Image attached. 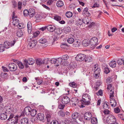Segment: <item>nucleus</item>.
Returning <instances> with one entry per match:
<instances>
[{"mask_svg":"<svg viewBox=\"0 0 124 124\" xmlns=\"http://www.w3.org/2000/svg\"><path fill=\"white\" fill-rule=\"evenodd\" d=\"M33 37H37L39 34V31H34L32 33Z\"/></svg>","mask_w":124,"mask_h":124,"instance_id":"obj_42","label":"nucleus"},{"mask_svg":"<svg viewBox=\"0 0 124 124\" xmlns=\"http://www.w3.org/2000/svg\"><path fill=\"white\" fill-rule=\"evenodd\" d=\"M93 59L90 56H87L85 58V61L87 62H91L92 61Z\"/></svg>","mask_w":124,"mask_h":124,"instance_id":"obj_35","label":"nucleus"},{"mask_svg":"<svg viewBox=\"0 0 124 124\" xmlns=\"http://www.w3.org/2000/svg\"><path fill=\"white\" fill-rule=\"evenodd\" d=\"M79 115L80 114L79 113L75 112L72 115L71 117L73 119H76L78 118Z\"/></svg>","mask_w":124,"mask_h":124,"instance_id":"obj_20","label":"nucleus"},{"mask_svg":"<svg viewBox=\"0 0 124 124\" xmlns=\"http://www.w3.org/2000/svg\"><path fill=\"white\" fill-rule=\"evenodd\" d=\"M14 62L17 64L20 68L22 69L24 68V66L22 63L17 60L14 61Z\"/></svg>","mask_w":124,"mask_h":124,"instance_id":"obj_26","label":"nucleus"},{"mask_svg":"<svg viewBox=\"0 0 124 124\" xmlns=\"http://www.w3.org/2000/svg\"><path fill=\"white\" fill-rule=\"evenodd\" d=\"M39 43L41 44H44L46 42V40L45 38L43 37L39 40Z\"/></svg>","mask_w":124,"mask_h":124,"instance_id":"obj_33","label":"nucleus"},{"mask_svg":"<svg viewBox=\"0 0 124 124\" xmlns=\"http://www.w3.org/2000/svg\"><path fill=\"white\" fill-rule=\"evenodd\" d=\"M104 72L106 74L110 72L109 69L107 67H105V68Z\"/></svg>","mask_w":124,"mask_h":124,"instance_id":"obj_57","label":"nucleus"},{"mask_svg":"<svg viewBox=\"0 0 124 124\" xmlns=\"http://www.w3.org/2000/svg\"><path fill=\"white\" fill-rule=\"evenodd\" d=\"M23 14L24 16H27L29 15V11L26 9L25 10L23 11Z\"/></svg>","mask_w":124,"mask_h":124,"instance_id":"obj_50","label":"nucleus"},{"mask_svg":"<svg viewBox=\"0 0 124 124\" xmlns=\"http://www.w3.org/2000/svg\"><path fill=\"white\" fill-rule=\"evenodd\" d=\"M35 14V10L33 8H30L29 11V15L30 17H32Z\"/></svg>","mask_w":124,"mask_h":124,"instance_id":"obj_17","label":"nucleus"},{"mask_svg":"<svg viewBox=\"0 0 124 124\" xmlns=\"http://www.w3.org/2000/svg\"><path fill=\"white\" fill-rule=\"evenodd\" d=\"M46 29H47L48 31H54L55 30H60V28L56 27L54 25H49L47 26H46L45 27H42L39 28V30L42 31H44Z\"/></svg>","mask_w":124,"mask_h":124,"instance_id":"obj_2","label":"nucleus"},{"mask_svg":"<svg viewBox=\"0 0 124 124\" xmlns=\"http://www.w3.org/2000/svg\"><path fill=\"white\" fill-rule=\"evenodd\" d=\"M8 68L10 71H15L17 69V66L15 63H12L8 64Z\"/></svg>","mask_w":124,"mask_h":124,"instance_id":"obj_7","label":"nucleus"},{"mask_svg":"<svg viewBox=\"0 0 124 124\" xmlns=\"http://www.w3.org/2000/svg\"><path fill=\"white\" fill-rule=\"evenodd\" d=\"M63 5V2L61 0L58 1L56 3V6L58 7H61Z\"/></svg>","mask_w":124,"mask_h":124,"instance_id":"obj_28","label":"nucleus"},{"mask_svg":"<svg viewBox=\"0 0 124 124\" xmlns=\"http://www.w3.org/2000/svg\"><path fill=\"white\" fill-rule=\"evenodd\" d=\"M17 26V27L20 29L24 28L25 27L24 25L22 23H19Z\"/></svg>","mask_w":124,"mask_h":124,"instance_id":"obj_46","label":"nucleus"},{"mask_svg":"<svg viewBox=\"0 0 124 124\" xmlns=\"http://www.w3.org/2000/svg\"><path fill=\"white\" fill-rule=\"evenodd\" d=\"M115 31H108V34L109 37L112 36L113 35V33Z\"/></svg>","mask_w":124,"mask_h":124,"instance_id":"obj_62","label":"nucleus"},{"mask_svg":"<svg viewBox=\"0 0 124 124\" xmlns=\"http://www.w3.org/2000/svg\"><path fill=\"white\" fill-rule=\"evenodd\" d=\"M56 58H53L49 61L51 62V63L52 64H56Z\"/></svg>","mask_w":124,"mask_h":124,"instance_id":"obj_51","label":"nucleus"},{"mask_svg":"<svg viewBox=\"0 0 124 124\" xmlns=\"http://www.w3.org/2000/svg\"><path fill=\"white\" fill-rule=\"evenodd\" d=\"M37 112V111L36 110L34 109H31V110L30 114L31 116L34 117L36 114Z\"/></svg>","mask_w":124,"mask_h":124,"instance_id":"obj_32","label":"nucleus"},{"mask_svg":"<svg viewBox=\"0 0 124 124\" xmlns=\"http://www.w3.org/2000/svg\"><path fill=\"white\" fill-rule=\"evenodd\" d=\"M110 103L111 106L114 107L116 105V101L114 99H111L110 101Z\"/></svg>","mask_w":124,"mask_h":124,"instance_id":"obj_21","label":"nucleus"},{"mask_svg":"<svg viewBox=\"0 0 124 124\" xmlns=\"http://www.w3.org/2000/svg\"><path fill=\"white\" fill-rule=\"evenodd\" d=\"M101 84V83L100 81H98L97 82L95 83V86H97L98 87H99Z\"/></svg>","mask_w":124,"mask_h":124,"instance_id":"obj_64","label":"nucleus"},{"mask_svg":"<svg viewBox=\"0 0 124 124\" xmlns=\"http://www.w3.org/2000/svg\"><path fill=\"white\" fill-rule=\"evenodd\" d=\"M70 85L73 88H75L76 86V84L74 82H70L69 83Z\"/></svg>","mask_w":124,"mask_h":124,"instance_id":"obj_49","label":"nucleus"},{"mask_svg":"<svg viewBox=\"0 0 124 124\" xmlns=\"http://www.w3.org/2000/svg\"><path fill=\"white\" fill-rule=\"evenodd\" d=\"M108 104V102H104L103 105L104 109H106L109 108Z\"/></svg>","mask_w":124,"mask_h":124,"instance_id":"obj_38","label":"nucleus"},{"mask_svg":"<svg viewBox=\"0 0 124 124\" xmlns=\"http://www.w3.org/2000/svg\"><path fill=\"white\" fill-rule=\"evenodd\" d=\"M69 58V56L67 55H65L62 56V60H66Z\"/></svg>","mask_w":124,"mask_h":124,"instance_id":"obj_48","label":"nucleus"},{"mask_svg":"<svg viewBox=\"0 0 124 124\" xmlns=\"http://www.w3.org/2000/svg\"><path fill=\"white\" fill-rule=\"evenodd\" d=\"M91 122L93 124H95L97 122V119L95 117H93L91 120Z\"/></svg>","mask_w":124,"mask_h":124,"instance_id":"obj_36","label":"nucleus"},{"mask_svg":"<svg viewBox=\"0 0 124 124\" xmlns=\"http://www.w3.org/2000/svg\"><path fill=\"white\" fill-rule=\"evenodd\" d=\"M62 62V59L61 58H59L56 59V66L58 67L59 65V64L61 63Z\"/></svg>","mask_w":124,"mask_h":124,"instance_id":"obj_25","label":"nucleus"},{"mask_svg":"<svg viewBox=\"0 0 124 124\" xmlns=\"http://www.w3.org/2000/svg\"><path fill=\"white\" fill-rule=\"evenodd\" d=\"M18 8L19 9H21L22 5V2L21 1H19L18 2Z\"/></svg>","mask_w":124,"mask_h":124,"instance_id":"obj_60","label":"nucleus"},{"mask_svg":"<svg viewBox=\"0 0 124 124\" xmlns=\"http://www.w3.org/2000/svg\"><path fill=\"white\" fill-rule=\"evenodd\" d=\"M43 60V64H48V62L49 61V59L48 58H45V59H44Z\"/></svg>","mask_w":124,"mask_h":124,"instance_id":"obj_55","label":"nucleus"},{"mask_svg":"<svg viewBox=\"0 0 124 124\" xmlns=\"http://www.w3.org/2000/svg\"><path fill=\"white\" fill-rule=\"evenodd\" d=\"M6 109L5 112L6 113L9 114L10 113L12 110V108L10 106H8L6 107L5 108Z\"/></svg>","mask_w":124,"mask_h":124,"instance_id":"obj_29","label":"nucleus"},{"mask_svg":"<svg viewBox=\"0 0 124 124\" xmlns=\"http://www.w3.org/2000/svg\"><path fill=\"white\" fill-rule=\"evenodd\" d=\"M66 16L68 18L71 17L73 15L72 12L70 11L67 12L65 14Z\"/></svg>","mask_w":124,"mask_h":124,"instance_id":"obj_34","label":"nucleus"},{"mask_svg":"<svg viewBox=\"0 0 124 124\" xmlns=\"http://www.w3.org/2000/svg\"><path fill=\"white\" fill-rule=\"evenodd\" d=\"M103 112L105 114L108 115L109 114L110 111L108 109H105L103 111Z\"/></svg>","mask_w":124,"mask_h":124,"instance_id":"obj_59","label":"nucleus"},{"mask_svg":"<svg viewBox=\"0 0 124 124\" xmlns=\"http://www.w3.org/2000/svg\"><path fill=\"white\" fill-rule=\"evenodd\" d=\"M116 117L110 115L106 119L107 122L109 124H114L116 123Z\"/></svg>","mask_w":124,"mask_h":124,"instance_id":"obj_3","label":"nucleus"},{"mask_svg":"<svg viewBox=\"0 0 124 124\" xmlns=\"http://www.w3.org/2000/svg\"><path fill=\"white\" fill-rule=\"evenodd\" d=\"M58 122L56 120L53 121L51 122L50 124H59Z\"/></svg>","mask_w":124,"mask_h":124,"instance_id":"obj_63","label":"nucleus"},{"mask_svg":"<svg viewBox=\"0 0 124 124\" xmlns=\"http://www.w3.org/2000/svg\"><path fill=\"white\" fill-rule=\"evenodd\" d=\"M17 36L19 37H20L22 35V31H17L16 33Z\"/></svg>","mask_w":124,"mask_h":124,"instance_id":"obj_53","label":"nucleus"},{"mask_svg":"<svg viewBox=\"0 0 124 124\" xmlns=\"http://www.w3.org/2000/svg\"><path fill=\"white\" fill-rule=\"evenodd\" d=\"M92 114L90 112L85 113L84 115V117L85 119L87 120L90 119L92 117Z\"/></svg>","mask_w":124,"mask_h":124,"instance_id":"obj_11","label":"nucleus"},{"mask_svg":"<svg viewBox=\"0 0 124 124\" xmlns=\"http://www.w3.org/2000/svg\"><path fill=\"white\" fill-rule=\"evenodd\" d=\"M74 39L73 38H70L68 39L67 40V41L68 43L70 44H72L73 42Z\"/></svg>","mask_w":124,"mask_h":124,"instance_id":"obj_40","label":"nucleus"},{"mask_svg":"<svg viewBox=\"0 0 124 124\" xmlns=\"http://www.w3.org/2000/svg\"><path fill=\"white\" fill-rule=\"evenodd\" d=\"M36 62L38 65H41L43 64V60L41 58L37 59L36 61Z\"/></svg>","mask_w":124,"mask_h":124,"instance_id":"obj_19","label":"nucleus"},{"mask_svg":"<svg viewBox=\"0 0 124 124\" xmlns=\"http://www.w3.org/2000/svg\"><path fill=\"white\" fill-rule=\"evenodd\" d=\"M18 120V117L16 116L14 117V119L8 121L7 124H15L17 123Z\"/></svg>","mask_w":124,"mask_h":124,"instance_id":"obj_10","label":"nucleus"},{"mask_svg":"<svg viewBox=\"0 0 124 124\" xmlns=\"http://www.w3.org/2000/svg\"><path fill=\"white\" fill-rule=\"evenodd\" d=\"M5 47L2 44L0 45V52H2L5 50Z\"/></svg>","mask_w":124,"mask_h":124,"instance_id":"obj_44","label":"nucleus"},{"mask_svg":"<svg viewBox=\"0 0 124 124\" xmlns=\"http://www.w3.org/2000/svg\"><path fill=\"white\" fill-rule=\"evenodd\" d=\"M7 117V115L5 113H2L0 114V119L1 120H6Z\"/></svg>","mask_w":124,"mask_h":124,"instance_id":"obj_22","label":"nucleus"},{"mask_svg":"<svg viewBox=\"0 0 124 124\" xmlns=\"http://www.w3.org/2000/svg\"><path fill=\"white\" fill-rule=\"evenodd\" d=\"M84 23L85 24V22H84V20L83 19H78L76 21V24L77 25H81L82 23Z\"/></svg>","mask_w":124,"mask_h":124,"instance_id":"obj_18","label":"nucleus"},{"mask_svg":"<svg viewBox=\"0 0 124 124\" xmlns=\"http://www.w3.org/2000/svg\"><path fill=\"white\" fill-rule=\"evenodd\" d=\"M98 40L96 37H93L89 41L90 46L91 48H94L97 45Z\"/></svg>","mask_w":124,"mask_h":124,"instance_id":"obj_4","label":"nucleus"},{"mask_svg":"<svg viewBox=\"0 0 124 124\" xmlns=\"http://www.w3.org/2000/svg\"><path fill=\"white\" fill-rule=\"evenodd\" d=\"M88 8H85L82 12V14L85 16H88L90 15V14L88 11Z\"/></svg>","mask_w":124,"mask_h":124,"instance_id":"obj_13","label":"nucleus"},{"mask_svg":"<svg viewBox=\"0 0 124 124\" xmlns=\"http://www.w3.org/2000/svg\"><path fill=\"white\" fill-rule=\"evenodd\" d=\"M43 80L42 79H38L37 83L38 85H40L42 83Z\"/></svg>","mask_w":124,"mask_h":124,"instance_id":"obj_56","label":"nucleus"},{"mask_svg":"<svg viewBox=\"0 0 124 124\" xmlns=\"http://www.w3.org/2000/svg\"><path fill=\"white\" fill-rule=\"evenodd\" d=\"M13 20V24L15 26H18L19 23V20L17 19H14Z\"/></svg>","mask_w":124,"mask_h":124,"instance_id":"obj_30","label":"nucleus"},{"mask_svg":"<svg viewBox=\"0 0 124 124\" xmlns=\"http://www.w3.org/2000/svg\"><path fill=\"white\" fill-rule=\"evenodd\" d=\"M4 46L6 48H8L10 47V42L8 41H5L4 43Z\"/></svg>","mask_w":124,"mask_h":124,"instance_id":"obj_27","label":"nucleus"},{"mask_svg":"<svg viewBox=\"0 0 124 124\" xmlns=\"http://www.w3.org/2000/svg\"><path fill=\"white\" fill-rule=\"evenodd\" d=\"M37 119L40 121H42L44 119V114L41 113H39L38 114L37 116Z\"/></svg>","mask_w":124,"mask_h":124,"instance_id":"obj_16","label":"nucleus"},{"mask_svg":"<svg viewBox=\"0 0 124 124\" xmlns=\"http://www.w3.org/2000/svg\"><path fill=\"white\" fill-rule=\"evenodd\" d=\"M112 80V79L110 77H108L106 79V83L107 84H109L111 83Z\"/></svg>","mask_w":124,"mask_h":124,"instance_id":"obj_54","label":"nucleus"},{"mask_svg":"<svg viewBox=\"0 0 124 124\" xmlns=\"http://www.w3.org/2000/svg\"><path fill=\"white\" fill-rule=\"evenodd\" d=\"M31 121L33 123H35L37 122V117H33L31 118Z\"/></svg>","mask_w":124,"mask_h":124,"instance_id":"obj_43","label":"nucleus"},{"mask_svg":"<svg viewBox=\"0 0 124 124\" xmlns=\"http://www.w3.org/2000/svg\"><path fill=\"white\" fill-rule=\"evenodd\" d=\"M46 118L47 122H49L50 121L51 118V114L49 112H47L46 113Z\"/></svg>","mask_w":124,"mask_h":124,"instance_id":"obj_24","label":"nucleus"},{"mask_svg":"<svg viewBox=\"0 0 124 124\" xmlns=\"http://www.w3.org/2000/svg\"><path fill=\"white\" fill-rule=\"evenodd\" d=\"M116 62L115 61L112 60L109 63V65L111 67L115 68L116 66Z\"/></svg>","mask_w":124,"mask_h":124,"instance_id":"obj_23","label":"nucleus"},{"mask_svg":"<svg viewBox=\"0 0 124 124\" xmlns=\"http://www.w3.org/2000/svg\"><path fill=\"white\" fill-rule=\"evenodd\" d=\"M27 28L28 30H31V31L32 29L31 24L30 22H29L28 23L27 25Z\"/></svg>","mask_w":124,"mask_h":124,"instance_id":"obj_39","label":"nucleus"},{"mask_svg":"<svg viewBox=\"0 0 124 124\" xmlns=\"http://www.w3.org/2000/svg\"><path fill=\"white\" fill-rule=\"evenodd\" d=\"M34 62V60L31 58H28L27 60L25 59L23 60V63L27 67H28V64L30 65H32Z\"/></svg>","mask_w":124,"mask_h":124,"instance_id":"obj_5","label":"nucleus"},{"mask_svg":"<svg viewBox=\"0 0 124 124\" xmlns=\"http://www.w3.org/2000/svg\"><path fill=\"white\" fill-rule=\"evenodd\" d=\"M58 115L62 117H63L65 115L64 112L62 110L58 112Z\"/></svg>","mask_w":124,"mask_h":124,"instance_id":"obj_47","label":"nucleus"},{"mask_svg":"<svg viewBox=\"0 0 124 124\" xmlns=\"http://www.w3.org/2000/svg\"><path fill=\"white\" fill-rule=\"evenodd\" d=\"M54 19L57 21H59L61 20V16L58 15H55L54 16Z\"/></svg>","mask_w":124,"mask_h":124,"instance_id":"obj_37","label":"nucleus"},{"mask_svg":"<svg viewBox=\"0 0 124 124\" xmlns=\"http://www.w3.org/2000/svg\"><path fill=\"white\" fill-rule=\"evenodd\" d=\"M31 109V107L29 106L26 107L24 110L23 113L27 115H29L30 113Z\"/></svg>","mask_w":124,"mask_h":124,"instance_id":"obj_12","label":"nucleus"},{"mask_svg":"<svg viewBox=\"0 0 124 124\" xmlns=\"http://www.w3.org/2000/svg\"><path fill=\"white\" fill-rule=\"evenodd\" d=\"M14 115L13 114H10L9 118L7 120L8 121L11 120V119H14L13 117L14 116Z\"/></svg>","mask_w":124,"mask_h":124,"instance_id":"obj_52","label":"nucleus"},{"mask_svg":"<svg viewBox=\"0 0 124 124\" xmlns=\"http://www.w3.org/2000/svg\"><path fill=\"white\" fill-rule=\"evenodd\" d=\"M94 74H100L101 71L100 69L98 67V64H96L94 65Z\"/></svg>","mask_w":124,"mask_h":124,"instance_id":"obj_14","label":"nucleus"},{"mask_svg":"<svg viewBox=\"0 0 124 124\" xmlns=\"http://www.w3.org/2000/svg\"><path fill=\"white\" fill-rule=\"evenodd\" d=\"M117 62L119 65H121L123 63V60L122 59H120L118 60Z\"/></svg>","mask_w":124,"mask_h":124,"instance_id":"obj_45","label":"nucleus"},{"mask_svg":"<svg viewBox=\"0 0 124 124\" xmlns=\"http://www.w3.org/2000/svg\"><path fill=\"white\" fill-rule=\"evenodd\" d=\"M114 111L116 113H118L120 112V109L119 108H116L114 109Z\"/></svg>","mask_w":124,"mask_h":124,"instance_id":"obj_58","label":"nucleus"},{"mask_svg":"<svg viewBox=\"0 0 124 124\" xmlns=\"http://www.w3.org/2000/svg\"><path fill=\"white\" fill-rule=\"evenodd\" d=\"M65 104H62L61 103H59L58 104V108L61 109H63L65 107Z\"/></svg>","mask_w":124,"mask_h":124,"instance_id":"obj_41","label":"nucleus"},{"mask_svg":"<svg viewBox=\"0 0 124 124\" xmlns=\"http://www.w3.org/2000/svg\"><path fill=\"white\" fill-rule=\"evenodd\" d=\"M37 44V41L36 40H31L27 46L28 49H30L34 47Z\"/></svg>","mask_w":124,"mask_h":124,"instance_id":"obj_8","label":"nucleus"},{"mask_svg":"<svg viewBox=\"0 0 124 124\" xmlns=\"http://www.w3.org/2000/svg\"><path fill=\"white\" fill-rule=\"evenodd\" d=\"M87 39L84 40L82 42V44L83 46H86L89 45H90L89 42Z\"/></svg>","mask_w":124,"mask_h":124,"instance_id":"obj_31","label":"nucleus"},{"mask_svg":"<svg viewBox=\"0 0 124 124\" xmlns=\"http://www.w3.org/2000/svg\"><path fill=\"white\" fill-rule=\"evenodd\" d=\"M61 98V99L62 103L63 104H67L70 102V99L67 96H62L60 97V98Z\"/></svg>","mask_w":124,"mask_h":124,"instance_id":"obj_6","label":"nucleus"},{"mask_svg":"<svg viewBox=\"0 0 124 124\" xmlns=\"http://www.w3.org/2000/svg\"><path fill=\"white\" fill-rule=\"evenodd\" d=\"M91 100L90 96L87 93L83 94L82 100H81L82 103L81 107L83 108L85 107L84 105H88L90 104Z\"/></svg>","mask_w":124,"mask_h":124,"instance_id":"obj_1","label":"nucleus"},{"mask_svg":"<svg viewBox=\"0 0 124 124\" xmlns=\"http://www.w3.org/2000/svg\"><path fill=\"white\" fill-rule=\"evenodd\" d=\"M85 55L83 54H80L77 55L75 58L76 60L77 61H82L85 58Z\"/></svg>","mask_w":124,"mask_h":124,"instance_id":"obj_9","label":"nucleus"},{"mask_svg":"<svg viewBox=\"0 0 124 124\" xmlns=\"http://www.w3.org/2000/svg\"><path fill=\"white\" fill-rule=\"evenodd\" d=\"M16 42V39H14L13 41H11V42H10V47L12 46H14Z\"/></svg>","mask_w":124,"mask_h":124,"instance_id":"obj_61","label":"nucleus"},{"mask_svg":"<svg viewBox=\"0 0 124 124\" xmlns=\"http://www.w3.org/2000/svg\"><path fill=\"white\" fill-rule=\"evenodd\" d=\"M21 124H28V118L24 117L21 119L20 121Z\"/></svg>","mask_w":124,"mask_h":124,"instance_id":"obj_15","label":"nucleus"}]
</instances>
